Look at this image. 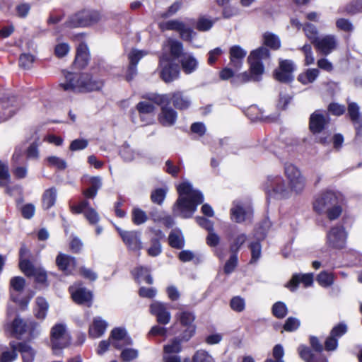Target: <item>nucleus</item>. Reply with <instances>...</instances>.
Listing matches in <instances>:
<instances>
[{
  "label": "nucleus",
  "mask_w": 362,
  "mask_h": 362,
  "mask_svg": "<svg viewBox=\"0 0 362 362\" xmlns=\"http://www.w3.org/2000/svg\"><path fill=\"white\" fill-rule=\"evenodd\" d=\"M272 313L276 317L283 318L287 313L286 305L282 302H277L272 307Z\"/></svg>",
  "instance_id": "nucleus-53"
},
{
  "label": "nucleus",
  "mask_w": 362,
  "mask_h": 362,
  "mask_svg": "<svg viewBox=\"0 0 362 362\" xmlns=\"http://www.w3.org/2000/svg\"><path fill=\"white\" fill-rule=\"evenodd\" d=\"M132 221L136 225H141L144 223L148 216L146 212L139 208H134L132 212Z\"/></svg>",
  "instance_id": "nucleus-41"
},
{
  "label": "nucleus",
  "mask_w": 362,
  "mask_h": 362,
  "mask_svg": "<svg viewBox=\"0 0 362 362\" xmlns=\"http://www.w3.org/2000/svg\"><path fill=\"white\" fill-rule=\"evenodd\" d=\"M181 65L184 72L189 74L197 69L198 62L191 55H184L181 59Z\"/></svg>",
  "instance_id": "nucleus-30"
},
{
  "label": "nucleus",
  "mask_w": 362,
  "mask_h": 362,
  "mask_svg": "<svg viewBox=\"0 0 362 362\" xmlns=\"http://www.w3.org/2000/svg\"><path fill=\"white\" fill-rule=\"evenodd\" d=\"M146 54L139 50H132L129 54L130 62V70L135 71V66Z\"/></svg>",
  "instance_id": "nucleus-48"
},
{
  "label": "nucleus",
  "mask_w": 362,
  "mask_h": 362,
  "mask_svg": "<svg viewBox=\"0 0 362 362\" xmlns=\"http://www.w3.org/2000/svg\"><path fill=\"white\" fill-rule=\"evenodd\" d=\"M18 344H11V349L3 351L1 357V362H12L17 358Z\"/></svg>",
  "instance_id": "nucleus-40"
},
{
  "label": "nucleus",
  "mask_w": 362,
  "mask_h": 362,
  "mask_svg": "<svg viewBox=\"0 0 362 362\" xmlns=\"http://www.w3.org/2000/svg\"><path fill=\"white\" fill-rule=\"evenodd\" d=\"M313 274L311 273L309 274H294L291 279L287 283L286 287L290 289L291 291H294L298 285L300 283H302L305 287L310 286L313 284Z\"/></svg>",
  "instance_id": "nucleus-24"
},
{
  "label": "nucleus",
  "mask_w": 362,
  "mask_h": 362,
  "mask_svg": "<svg viewBox=\"0 0 362 362\" xmlns=\"http://www.w3.org/2000/svg\"><path fill=\"white\" fill-rule=\"evenodd\" d=\"M214 23L213 21L206 17H201L197 23V28L200 31H207L212 27Z\"/></svg>",
  "instance_id": "nucleus-59"
},
{
  "label": "nucleus",
  "mask_w": 362,
  "mask_h": 362,
  "mask_svg": "<svg viewBox=\"0 0 362 362\" xmlns=\"http://www.w3.org/2000/svg\"><path fill=\"white\" fill-rule=\"evenodd\" d=\"M107 326V322L100 317H94L89 327V336L93 339L100 337L105 333Z\"/></svg>",
  "instance_id": "nucleus-28"
},
{
  "label": "nucleus",
  "mask_w": 362,
  "mask_h": 362,
  "mask_svg": "<svg viewBox=\"0 0 362 362\" xmlns=\"http://www.w3.org/2000/svg\"><path fill=\"white\" fill-rule=\"evenodd\" d=\"M25 285V281L23 277L15 276L10 281L11 288L13 291L21 292L23 290Z\"/></svg>",
  "instance_id": "nucleus-52"
},
{
  "label": "nucleus",
  "mask_w": 362,
  "mask_h": 362,
  "mask_svg": "<svg viewBox=\"0 0 362 362\" xmlns=\"http://www.w3.org/2000/svg\"><path fill=\"white\" fill-rule=\"evenodd\" d=\"M154 103L159 105L169 104L170 101L175 107L183 110L189 108L191 105V98L183 91H175L169 95H159L153 98Z\"/></svg>",
  "instance_id": "nucleus-5"
},
{
  "label": "nucleus",
  "mask_w": 362,
  "mask_h": 362,
  "mask_svg": "<svg viewBox=\"0 0 362 362\" xmlns=\"http://www.w3.org/2000/svg\"><path fill=\"white\" fill-rule=\"evenodd\" d=\"M120 155L124 160L130 162L134 160L136 157H139L140 156V153L139 151L132 149L128 144L125 143L121 148Z\"/></svg>",
  "instance_id": "nucleus-37"
},
{
  "label": "nucleus",
  "mask_w": 362,
  "mask_h": 362,
  "mask_svg": "<svg viewBox=\"0 0 362 362\" xmlns=\"http://www.w3.org/2000/svg\"><path fill=\"white\" fill-rule=\"evenodd\" d=\"M337 27L344 31V32H351L354 30L353 24L347 19L345 18H339L336 22Z\"/></svg>",
  "instance_id": "nucleus-62"
},
{
  "label": "nucleus",
  "mask_w": 362,
  "mask_h": 362,
  "mask_svg": "<svg viewBox=\"0 0 362 362\" xmlns=\"http://www.w3.org/2000/svg\"><path fill=\"white\" fill-rule=\"evenodd\" d=\"M122 349L120 357L123 361L128 362L132 361L139 356L138 350L135 349L127 348V346H125Z\"/></svg>",
  "instance_id": "nucleus-44"
},
{
  "label": "nucleus",
  "mask_w": 362,
  "mask_h": 362,
  "mask_svg": "<svg viewBox=\"0 0 362 362\" xmlns=\"http://www.w3.org/2000/svg\"><path fill=\"white\" fill-rule=\"evenodd\" d=\"M301 49L305 55V65L309 66L314 64L315 57L313 56L311 46L309 45H305Z\"/></svg>",
  "instance_id": "nucleus-57"
},
{
  "label": "nucleus",
  "mask_w": 362,
  "mask_h": 362,
  "mask_svg": "<svg viewBox=\"0 0 362 362\" xmlns=\"http://www.w3.org/2000/svg\"><path fill=\"white\" fill-rule=\"evenodd\" d=\"M89 60V52L88 47L81 42L77 47L76 55L74 63L78 68H84Z\"/></svg>",
  "instance_id": "nucleus-29"
},
{
  "label": "nucleus",
  "mask_w": 362,
  "mask_h": 362,
  "mask_svg": "<svg viewBox=\"0 0 362 362\" xmlns=\"http://www.w3.org/2000/svg\"><path fill=\"white\" fill-rule=\"evenodd\" d=\"M317 281L320 286L327 287L333 284V276L329 273L322 272L318 274Z\"/></svg>",
  "instance_id": "nucleus-51"
},
{
  "label": "nucleus",
  "mask_w": 362,
  "mask_h": 362,
  "mask_svg": "<svg viewBox=\"0 0 362 362\" xmlns=\"http://www.w3.org/2000/svg\"><path fill=\"white\" fill-rule=\"evenodd\" d=\"M21 270L27 276H31L36 268L26 259H21L19 262Z\"/></svg>",
  "instance_id": "nucleus-58"
},
{
  "label": "nucleus",
  "mask_w": 362,
  "mask_h": 362,
  "mask_svg": "<svg viewBox=\"0 0 362 362\" xmlns=\"http://www.w3.org/2000/svg\"><path fill=\"white\" fill-rule=\"evenodd\" d=\"M231 218L238 223L250 220L252 215V209L249 205L235 203L231 208Z\"/></svg>",
  "instance_id": "nucleus-20"
},
{
  "label": "nucleus",
  "mask_w": 362,
  "mask_h": 362,
  "mask_svg": "<svg viewBox=\"0 0 362 362\" xmlns=\"http://www.w3.org/2000/svg\"><path fill=\"white\" fill-rule=\"evenodd\" d=\"M160 65V76L164 81L169 83L178 78L180 74L178 66L173 64L166 57H162Z\"/></svg>",
  "instance_id": "nucleus-13"
},
{
  "label": "nucleus",
  "mask_w": 362,
  "mask_h": 362,
  "mask_svg": "<svg viewBox=\"0 0 362 362\" xmlns=\"http://www.w3.org/2000/svg\"><path fill=\"white\" fill-rule=\"evenodd\" d=\"M300 325V323L298 319L296 317H288L284 324V329L287 332H293L299 327Z\"/></svg>",
  "instance_id": "nucleus-60"
},
{
  "label": "nucleus",
  "mask_w": 362,
  "mask_h": 362,
  "mask_svg": "<svg viewBox=\"0 0 362 362\" xmlns=\"http://www.w3.org/2000/svg\"><path fill=\"white\" fill-rule=\"evenodd\" d=\"M109 340L111 344L117 349H122L132 344V339L127 335L126 330L120 327L112 330Z\"/></svg>",
  "instance_id": "nucleus-15"
},
{
  "label": "nucleus",
  "mask_w": 362,
  "mask_h": 362,
  "mask_svg": "<svg viewBox=\"0 0 362 362\" xmlns=\"http://www.w3.org/2000/svg\"><path fill=\"white\" fill-rule=\"evenodd\" d=\"M169 244L171 247L180 249L185 245V240L180 230H174L169 235Z\"/></svg>",
  "instance_id": "nucleus-35"
},
{
  "label": "nucleus",
  "mask_w": 362,
  "mask_h": 362,
  "mask_svg": "<svg viewBox=\"0 0 362 362\" xmlns=\"http://www.w3.org/2000/svg\"><path fill=\"white\" fill-rule=\"evenodd\" d=\"M328 122L327 117L317 111L315 112L310 119V128L314 133L320 132L322 130Z\"/></svg>",
  "instance_id": "nucleus-27"
},
{
  "label": "nucleus",
  "mask_w": 362,
  "mask_h": 362,
  "mask_svg": "<svg viewBox=\"0 0 362 362\" xmlns=\"http://www.w3.org/2000/svg\"><path fill=\"white\" fill-rule=\"evenodd\" d=\"M338 202V197L332 192L327 191L320 194L313 202V209L318 214H324Z\"/></svg>",
  "instance_id": "nucleus-11"
},
{
  "label": "nucleus",
  "mask_w": 362,
  "mask_h": 362,
  "mask_svg": "<svg viewBox=\"0 0 362 362\" xmlns=\"http://www.w3.org/2000/svg\"><path fill=\"white\" fill-rule=\"evenodd\" d=\"M247 51L240 45H233L229 49L230 64L235 70L241 69Z\"/></svg>",
  "instance_id": "nucleus-21"
},
{
  "label": "nucleus",
  "mask_w": 362,
  "mask_h": 362,
  "mask_svg": "<svg viewBox=\"0 0 362 362\" xmlns=\"http://www.w3.org/2000/svg\"><path fill=\"white\" fill-rule=\"evenodd\" d=\"M71 209L74 214L83 213L85 218L90 224L95 225L100 221L99 214L89 206V202L86 200L81 202L78 205L71 206Z\"/></svg>",
  "instance_id": "nucleus-14"
},
{
  "label": "nucleus",
  "mask_w": 362,
  "mask_h": 362,
  "mask_svg": "<svg viewBox=\"0 0 362 362\" xmlns=\"http://www.w3.org/2000/svg\"><path fill=\"white\" fill-rule=\"evenodd\" d=\"M313 45L320 53L328 55L337 49L338 42L334 35H327L318 38Z\"/></svg>",
  "instance_id": "nucleus-17"
},
{
  "label": "nucleus",
  "mask_w": 362,
  "mask_h": 362,
  "mask_svg": "<svg viewBox=\"0 0 362 362\" xmlns=\"http://www.w3.org/2000/svg\"><path fill=\"white\" fill-rule=\"evenodd\" d=\"M284 174L288 186L281 176H270L266 187L267 194L276 199H284L291 196V192L300 194L305 189L306 180L300 170L292 163H286Z\"/></svg>",
  "instance_id": "nucleus-1"
},
{
  "label": "nucleus",
  "mask_w": 362,
  "mask_h": 362,
  "mask_svg": "<svg viewBox=\"0 0 362 362\" xmlns=\"http://www.w3.org/2000/svg\"><path fill=\"white\" fill-rule=\"evenodd\" d=\"M295 66L292 61L288 59H280L279 67L274 71V76L276 80L287 83L293 79V73Z\"/></svg>",
  "instance_id": "nucleus-12"
},
{
  "label": "nucleus",
  "mask_w": 362,
  "mask_h": 362,
  "mask_svg": "<svg viewBox=\"0 0 362 362\" xmlns=\"http://www.w3.org/2000/svg\"><path fill=\"white\" fill-rule=\"evenodd\" d=\"M58 268L66 274H72L76 267L75 259L69 255L59 253L56 257Z\"/></svg>",
  "instance_id": "nucleus-23"
},
{
  "label": "nucleus",
  "mask_w": 362,
  "mask_h": 362,
  "mask_svg": "<svg viewBox=\"0 0 362 362\" xmlns=\"http://www.w3.org/2000/svg\"><path fill=\"white\" fill-rule=\"evenodd\" d=\"M264 41L267 46L274 49H279L281 45L279 37L272 33H265L264 35Z\"/></svg>",
  "instance_id": "nucleus-45"
},
{
  "label": "nucleus",
  "mask_w": 362,
  "mask_h": 362,
  "mask_svg": "<svg viewBox=\"0 0 362 362\" xmlns=\"http://www.w3.org/2000/svg\"><path fill=\"white\" fill-rule=\"evenodd\" d=\"M47 161L50 167H54L58 170H64L66 168L65 160L55 156H49Z\"/></svg>",
  "instance_id": "nucleus-46"
},
{
  "label": "nucleus",
  "mask_w": 362,
  "mask_h": 362,
  "mask_svg": "<svg viewBox=\"0 0 362 362\" xmlns=\"http://www.w3.org/2000/svg\"><path fill=\"white\" fill-rule=\"evenodd\" d=\"M164 49H169L171 55L174 58H177L182 51V45L180 42L170 38L164 44Z\"/></svg>",
  "instance_id": "nucleus-34"
},
{
  "label": "nucleus",
  "mask_w": 362,
  "mask_h": 362,
  "mask_svg": "<svg viewBox=\"0 0 362 362\" xmlns=\"http://www.w3.org/2000/svg\"><path fill=\"white\" fill-rule=\"evenodd\" d=\"M70 341V337L66 332V326L63 324H57L51 329V342L53 350L57 353L66 347Z\"/></svg>",
  "instance_id": "nucleus-8"
},
{
  "label": "nucleus",
  "mask_w": 362,
  "mask_h": 362,
  "mask_svg": "<svg viewBox=\"0 0 362 362\" xmlns=\"http://www.w3.org/2000/svg\"><path fill=\"white\" fill-rule=\"evenodd\" d=\"M150 313L156 317L157 322L160 324L167 325L171 319V314L167 304L155 301L150 305Z\"/></svg>",
  "instance_id": "nucleus-16"
},
{
  "label": "nucleus",
  "mask_w": 362,
  "mask_h": 362,
  "mask_svg": "<svg viewBox=\"0 0 362 362\" xmlns=\"http://www.w3.org/2000/svg\"><path fill=\"white\" fill-rule=\"evenodd\" d=\"M179 197L176 201L173 211L182 218L191 217L197 210V206L204 201L203 194L194 189L188 182H183L177 187Z\"/></svg>",
  "instance_id": "nucleus-2"
},
{
  "label": "nucleus",
  "mask_w": 362,
  "mask_h": 362,
  "mask_svg": "<svg viewBox=\"0 0 362 362\" xmlns=\"http://www.w3.org/2000/svg\"><path fill=\"white\" fill-rule=\"evenodd\" d=\"M120 236L124 243L132 250H140L142 248V242L141 240V234L138 231H124L117 228Z\"/></svg>",
  "instance_id": "nucleus-19"
},
{
  "label": "nucleus",
  "mask_w": 362,
  "mask_h": 362,
  "mask_svg": "<svg viewBox=\"0 0 362 362\" xmlns=\"http://www.w3.org/2000/svg\"><path fill=\"white\" fill-rule=\"evenodd\" d=\"M27 329L26 322L18 317H16L11 323H7L5 325V331L13 336L22 335Z\"/></svg>",
  "instance_id": "nucleus-26"
},
{
  "label": "nucleus",
  "mask_w": 362,
  "mask_h": 362,
  "mask_svg": "<svg viewBox=\"0 0 362 362\" xmlns=\"http://www.w3.org/2000/svg\"><path fill=\"white\" fill-rule=\"evenodd\" d=\"M341 206L339 205V202H337L332 207L324 212V214H327V217L329 220L333 221L337 219L341 215Z\"/></svg>",
  "instance_id": "nucleus-50"
},
{
  "label": "nucleus",
  "mask_w": 362,
  "mask_h": 362,
  "mask_svg": "<svg viewBox=\"0 0 362 362\" xmlns=\"http://www.w3.org/2000/svg\"><path fill=\"white\" fill-rule=\"evenodd\" d=\"M18 351L22 354L23 362H33L35 351L30 346L25 343L18 344Z\"/></svg>",
  "instance_id": "nucleus-36"
},
{
  "label": "nucleus",
  "mask_w": 362,
  "mask_h": 362,
  "mask_svg": "<svg viewBox=\"0 0 362 362\" xmlns=\"http://www.w3.org/2000/svg\"><path fill=\"white\" fill-rule=\"evenodd\" d=\"M69 291L74 301L78 304L87 303L90 305L92 301V293L80 284H75L70 286Z\"/></svg>",
  "instance_id": "nucleus-18"
},
{
  "label": "nucleus",
  "mask_w": 362,
  "mask_h": 362,
  "mask_svg": "<svg viewBox=\"0 0 362 362\" xmlns=\"http://www.w3.org/2000/svg\"><path fill=\"white\" fill-rule=\"evenodd\" d=\"M162 30H175L180 33V37L186 41H190L195 33L182 21L178 20L168 21L160 24Z\"/></svg>",
  "instance_id": "nucleus-10"
},
{
  "label": "nucleus",
  "mask_w": 362,
  "mask_h": 362,
  "mask_svg": "<svg viewBox=\"0 0 362 362\" xmlns=\"http://www.w3.org/2000/svg\"><path fill=\"white\" fill-rule=\"evenodd\" d=\"M193 362H214V360L209 353L199 350L194 354Z\"/></svg>",
  "instance_id": "nucleus-55"
},
{
  "label": "nucleus",
  "mask_w": 362,
  "mask_h": 362,
  "mask_svg": "<svg viewBox=\"0 0 362 362\" xmlns=\"http://www.w3.org/2000/svg\"><path fill=\"white\" fill-rule=\"evenodd\" d=\"M35 207L33 204H26L21 208V214L23 218L30 219L35 215Z\"/></svg>",
  "instance_id": "nucleus-63"
},
{
  "label": "nucleus",
  "mask_w": 362,
  "mask_h": 362,
  "mask_svg": "<svg viewBox=\"0 0 362 362\" xmlns=\"http://www.w3.org/2000/svg\"><path fill=\"white\" fill-rule=\"evenodd\" d=\"M136 109L141 115L151 114L154 112L155 107L151 102L143 101L137 104Z\"/></svg>",
  "instance_id": "nucleus-54"
},
{
  "label": "nucleus",
  "mask_w": 362,
  "mask_h": 362,
  "mask_svg": "<svg viewBox=\"0 0 362 362\" xmlns=\"http://www.w3.org/2000/svg\"><path fill=\"white\" fill-rule=\"evenodd\" d=\"M134 273L138 281H144L148 284H153V278L149 274V270L146 267H138L135 269Z\"/></svg>",
  "instance_id": "nucleus-38"
},
{
  "label": "nucleus",
  "mask_w": 362,
  "mask_h": 362,
  "mask_svg": "<svg viewBox=\"0 0 362 362\" xmlns=\"http://www.w3.org/2000/svg\"><path fill=\"white\" fill-rule=\"evenodd\" d=\"M64 81L59 84L65 91L86 93L100 90L103 86L101 80H94L92 76L84 73L64 72Z\"/></svg>",
  "instance_id": "nucleus-3"
},
{
  "label": "nucleus",
  "mask_w": 362,
  "mask_h": 362,
  "mask_svg": "<svg viewBox=\"0 0 362 362\" xmlns=\"http://www.w3.org/2000/svg\"><path fill=\"white\" fill-rule=\"evenodd\" d=\"M57 192L54 187L46 189L42 195V206L48 209L53 206L57 199Z\"/></svg>",
  "instance_id": "nucleus-31"
},
{
  "label": "nucleus",
  "mask_w": 362,
  "mask_h": 362,
  "mask_svg": "<svg viewBox=\"0 0 362 362\" xmlns=\"http://www.w3.org/2000/svg\"><path fill=\"white\" fill-rule=\"evenodd\" d=\"M35 57L30 54H22L19 58V65L24 69H29L35 62Z\"/></svg>",
  "instance_id": "nucleus-47"
},
{
  "label": "nucleus",
  "mask_w": 362,
  "mask_h": 362,
  "mask_svg": "<svg viewBox=\"0 0 362 362\" xmlns=\"http://www.w3.org/2000/svg\"><path fill=\"white\" fill-rule=\"evenodd\" d=\"M348 233L342 226L332 227L327 233V245L335 249H341L345 247Z\"/></svg>",
  "instance_id": "nucleus-7"
},
{
  "label": "nucleus",
  "mask_w": 362,
  "mask_h": 362,
  "mask_svg": "<svg viewBox=\"0 0 362 362\" xmlns=\"http://www.w3.org/2000/svg\"><path fill=\"white\" fill-rule=\"evenodd\" d=\"M15 103V99L13 97L9 98H6V101L2 100L0 101V109H5V112H4V118L3 119H6L11 117L14 111L13 110H7L10 106H13Z\"/></svg>",
  "instance_id": "nucleus-43"
},
{
  "label": "nucleus",
  "mask_w": 362,
  "mask_h": 362,
  "mask_svg": "<svg viewBox=\"0 0 362 362\" xmlns=\"http://www.w3.org/2000/svg\"><path fill=\"white\" fill-rule=\"evenodd\" d=\"M11 180L8 165L0 160V185H6Z\"/></svg>",
  "instance_id": "nucleus-49"
},
{
  "label": "nucleus",
  "mask_w": 362,
  "mask_h": 362,
  "mask_svg": "<svg viewBox=\"0 0 362 362\" xmlns=\"http://www.w3.org/2000/svg\"><path fill=\"white\" fill-rule=\"evenodd\" d=\"M70 50V47L67 43H59L55 46L54 54L59 57L62 58L66 56Z\"/></svg>",
  "instance_id": "nucleus-61"
},
{
  "label": "nucleus",
  "mask_w": 362,
  "mask_h": 362,
  "mask_svg": "<svg viewBox=\"0 0 362 362\" xmlns=\"http://www.w3.org/2000/svg\"><path fill=\"white\" fill-rule=\"evenodd\" d=\"M168 105V104L161 105V112L158 115L159 122L165 127L174 125L177 118V112Z\"/></svg>",
  "instance_id": "nucleus-22"
},
{
  "label": "nucleus",
  "mask_w": 362,
  "mask_h": 362,
  "mask_svg": "<svg viewBox=\"0 0 362 362\" xmlns=\"http://www.w3.org/2000/svg\"><path fill=\"white\" fill-rule=\"evenodd\" d=\"M230 305L234 311L242 312L245 309V302L243 298L235 296L231 299Z\"/></svg>",
  "instance_id": "nucleus-56"
},
{
  "label": "nucleus",
  "mask_w": 362,
  "mask_h": 362,
  "mask_svg": "<svg viewBox=\"0 0 362 362\" xmlns=\"http://www.w3.org/2000/svg\"><path fill=\"white\" fill-rule=\"evenodd\" d=\"M180 325L185 329L181 333L182 340L189 341L195 333V325L194 321L195 317L192 313L183 311L177 315Z\"/></svg>",
  "instance_id": "nucleus-9"
},
{
  "label": "nucleus",
  "mask_w": 362,
  "mask_h": 362,
  "mask_svg": "<svg viewBox=\"0 0 362 362\" xmlns=\"http://www.w3.org/2000/svg\"><path fill=\"white\" fill-rule=\"evenodd\" d=\"M100 16L94 11H83L71 16L66 22V26L70 28L86 27L98 22Z\"/></svg>",
  "instance_id": "nucleus-6"
},
{
  "label": "nucleus",
  "mask_w": 362,
  "mask_h": 362,
  "mask_svg": "<svg viewBox=\"0 0 362 362\" xmlns=\"http://www.w3.org/2000/svg\"><path fill=\"white\" fill-rule=\"evenodd\" d=\"M303 29L306 37L311 41L313 44L319 38L317 37L318 31L314 25L311 23H305L303 25Z\"/></svg>",
  "instance_id": "nucleus-42"
},
{
  "label": "nucleus",
  "mask_w": 362,
  "mask_h": 362,
  "mask_svg": "<svg viewBox=\"0 0 362 362\" xmlns=\"http://www.w3.org/2000/svg\"><path fill=\"white\" fill-rule=\"evenodd\" d=\"M348 114L354 124L356 136H362V114L359 112L358 105L355 103H350L348 105Z\"/></svg>",
  "instance_id": "nucleus-25"
},
{
  "label": "nucleus",
  "mask_w": 362,
  "mask_h": 362,
  "mask_svg": "<svg viewBox=\"0 0 362 362\" xmlns=\"http://www.w3.org/2000/svg\"><path fill=\"white\" fill-rule=\"evenodd\" d=\"M269 57V50L264 47H261L250 52L247 62L250 64V72L252 81H258L264 73V66L262 60Z\"/></svg>",
  "instance_id": "nucleus-4"
},
{
  "label": "nucleus",
  "mask_w": 362,
  "mask_h": 362,
  "mask_svg": "<svg viewBox=\"0 0 362 362\" xmlns=\"http://www.w3.org/2000/svg\"><path fill=\"white\" fill-rule=\"evenodd\" d=\"M49 309V304L42 297L36 298V305L35 308V316L37 318L43 320L47 315Z\"/></svg>",
  "instance_id": "nucleus-33"
},
{
  "label": "nucleus",
  "mask_w": 362,
  "mask_h": 362,
  "mask_svg": "<svg viewBox=\"0 0 362 362\" xmlns=\"http://www.w3.org/2000/svg\"><path fill=\"white\" fill-rule=\"evenodd\" d=\"M181 341H184L182 340V337H180V339L175 338L170 344L165 345L163 348L164 355L179 353L181 351Z\"/></svg>",
  "instance_id": "nucleus-39"
},
{
  "label": "nucleus",
  "mask_w": 362,
  "mask_h": 362,
  "mask_svg": "<svg viewBox=\"0 0 362 362\" xmlns=\"http://www.w3.org/2000/svg\"><path fill=\"white\" fill-rule=\"evenodd\" d=\"M319 75V71L317 69H308L304 72L300 73L298 76V81L302 84L306 85L313 83Z\"/></svg>",
  "instance_id": "nucleus-32"
},
{
  "label": "nucleus",
  "mask_w": 362,
  "mask_h": 362,
  "mask_svg": "<svg viewBox=\"0 0 362 362\" xmlns=\"http://www.w3.org/2000/svg\"><path fill=\"white\" fill-rule=\"evenodd\" d=\"M298 352L300 358L306 362H311L313 358V354L312 351L304 346H299Z\"/></svg>",
  "instance_id": "nucleus-64"
}]
</instances>
